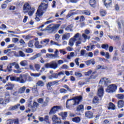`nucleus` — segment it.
<instances>
[{
  "instance_id": "obj_1",
  "label": "nucleus",
  "mask_w": 124,
  "mask_h": 124,
  "mask_svg": "<svg viewBox=\"0 0 124 124\" xmlns=\"http://www.w3.org/2000/svg\"><path fill=\"white\" fill-rule=\"evenodd\" d=\"M83 99L82 96H76L72 99H68L66 102V108L67 109H71L74 106L78 105Z\"/></svg>"
},
{
  "instance_id": "obj_2",
  "label": "nucleus",
  "mask_w": 124,
  "mask_h": 124,
  "mask_svg": "<svg viewBox=\"0 0 124 124\" xmlns=\"http://www.w3.org/2000/svg\"><path fill=\"white\" fill-rule=\"evenodd\" d=\"M47 7L48 1H47V0H44L43 2H42L39 6L38 9L36 13V16H38V17H41L45 11H46V9H47Z\"/></svg>"
},
{
  "instance_id": "obj_3",
  "label": "nucleus",
  "mask_w": 124,
  "mask_h": 124,
  "mask_svg": "<svg viewBox=\"0 0 124 124\" xmlns=\"http://www.w3.org/2000/svg\"><path fill=\"white\" fill-rule=\"evenodd\" d=\"M63 63V61L60 60L58 61V63L55 61H53L50 63H46L45 64V67L48 68H52V69H57L58 65H61Z\"/></svg>"
},
{
  "instance_id": "obj_4",
  "label": "nucleus",
  "mask_w": 124,
  "mask_h": 124,
  "mask_svg": "<svg viewBox=\"0 0 124 124\" xmlns=\"http://www.w3.org/2000/svg\"><path fill=\"white\" fill-rule=\"evenodd\" d=\"M60 27H61V25L60 24H56L52 27H51V25H49L46 28V30L49 33H52V32H54L56 30H58Z\"/></svg>"
},
{
  "instance_id": "obj_5",
  "label": "nucleus",
  "mask_w": 124,
  "mask_h": 124,
  "mask_svg": "<svg viewBox=\"0 0 124 124\" xmlns=\"http://www.w3.org/2000/svg\"><path fill=\"white\" fill-rule=\"evenodd\" d=\"M28 79V75H20L19 77L17 78V82H19L21 84H25L27 82Z\"/></svg>"
},
{
  "instance_id": "obj_6",
  "label": "nucleus",
  "mask_w": 124,
  "mask_h": 124,
  "mask_svg": "<svg viewBox=\"0 0 124 124\" xmlns=\"http://www.w3.org/2000/svg\"><path fill=\"white\" fill-rule=\"evenodd\" d=\"M62 107L59 106H55L53 107L50 110L49 112V115H53V114H56L57 112L60 111V110H62Z\"/></svg>"
},
{
  "instance_id": "obj_7",
  "label": "nucleus",
  "mask_w": 124,
  "mask_h": 124,
  "mask_svg": "<svg viewBox=\"0 0 124 124\" xmlns=\"http://www.w3.org/2000/svg\"><path fill=\"white\" fill-rule=\"evenodd\" d=\"M117 90V85L115 84H111L108 86L106 90L107 93H115Z\"/></svg>"
},
{
  "instance_id": "obj_8",
  "label": "nucleus",
  "mask_w": 124,
  "mask_h": 124,
  "mask_svg": "<svg viewBox=\"0 0 124 124\" xmlns=\"http://www.w3.org/2000/svg\"><path fill=\"white\" fill-rule=\"evenodd\" d=\"M39 104L37 103L36 102H33V106L31 105V102H30L29 104V107L30 109H31L32 110V112L34 111H35L36 109H37V107H38Z\"/></svg>"
},
{
  "instance_id": "obj_9",
  "label": "nucleus",
  "mask_w": 124,
  "mask_h": 124,
  "mask_svg": "<svg viewBox=\"0 0 124 124\" xmlns=\"http://www.w3.org/2000/svg\"><path fill=\"white\" fill-rule=\"evenodd\" d=\"M5 88L7 91H12L15 88V84L11 82H8L5 85Z\"/></svg>"
},
{
  "instance_id": "obj_10",
  "label": "nucleus",
  "mask_w": 124,
  "mask_h": 124,
  "mask_svg": "<svg viewBox=\"0 0 124 124\" xmlns=\"http://www.w3.org/2000/svg\"><path fill=\"white\" fill-rule=\"evenodd\" d=\"M58 83H59V81L58 80L48 82L46 84V88L48 91H51V90H52L51 86H55V85H56Z\"/></svg>"
},
{
  "instance_id": "obj_11",
  "label": "nucleus",
  "mask_w": 124,
  "mask_h": 124,
  "mask_svg": "<svg viewBox=\"0 0 124 124\" xmlns=\"http://www.w3.org/2000/svg\"><path fill=\"white\" fill-rule=\"evenodd\" d=\"M31 9V5L28 3H26L23 6V11L24 13H28Z\"/></svg>"
},
{
  "instance_id": "obj_12",
  "label": "nucleus",
  "mask_w": 124,
  "mask_h": 124,
  "mask_svg": "<svg viewBox=\"0 0 124 124\" xmlns=\"http://www.w3.org/2000/svg\"><path fill=\"white\" fill-rule=\"evenodd\" d=\"M97 93L99 97L101 98L102 96H103V94H104V90L103 89V87L100 86L98 88Z\"/></svg>"
},
{
  "instance_id": "obj_13",
  "label": "nucleus",
  "mask_w": 124,
  "mask_h": 124,
  "mask_svg": "<svg viewBox=\"0 0 124 124\" xmlns=\"http://www.w3.org/2000/svg\"><path fill=\"white\" fill-rule=\"evenodd\" d=\"M52 121L54 124H61V119L57 115L52 116Z\"/></svg>"
},
{
  "instance_id": "obj_14",
  "label": "nucleus",
  "mask_w": 124,
  "mask_h": 124,
  "mask_svg": "<svg viewBox=\"0 0 124 124\" xmlns=\"http://www.w3.org/2000/svg\"><path fill=\"white\" fill-rule=\"evenodd\" d=\"M108 83H111V81L109 80V79L106 78H102L99 82L100 84H104V85H106V86H107Z\"/></svg>"
},
{
  "instance_id": "obj_15",
  "label": "nucleus",
  "mask_w": 124,
  "mask_h": 124,
  "mask_svg": "<svg viewBox=\"0 0 124 124\" xmlns=\"http://www.w3.org/2000/svg\"><path fill=\"white\" fill-rule=\"evenodd\" d=\"M49 42H50V39H45L44 40H42L40 41V44L44 46H47V45H48V44H49Z\"/></svg>"
},
{
  "instance_id": "obj_16",
  "label": "nucleus",
  "mask_w": 124,
  "mask_h": 124,
  "mask_svg": "<svg viewBox=\"0 0 124 124\" xmlns=\"http://www.w3.org/2000/svg\"><path fill=\"white\" fill-rule=\"evenodd\" d=\"M105 4V6L107 8H109L112 3V0H103Z\"/></svg>"
},
{
  "instance_id": "obj_17",
  "label": "nucleus",
  "mask_w": 124,
  "mask_h": 124,
  "mask_svg": "<svg viewBox=\"0 0 124 124\" xmlns=\"http://www.w3.org/2000/svg\"><path fill=\"white\" fill-rule=\"evenodd\" d=\"M70 38V33H66L62 35V40H67Z\"/></svg>"
},
{
  "instance_id": "obj_18",
  "label": "nucleus",
  "mask_w": 124,
  "mask_h": 124,
  "mask_svg": "<svg viewBox=\"0 0 124 124\" xmlns=\"http://www.w3.org/2000/svg\"><path fill=\"white\" fill-rule=\"evenodd\" d=\"M15 65V62L9 63L7 66V68L8 70V72H11L12 71V66H14Z\"/></svg>"
},
{
  "instance_id": "obj_19",
  "label": "nucleus",
  "mask_w": 124,
  "mask_h": 124,
  "mask_svg": "<svg viewBox=\"0 0 124 124\" xmlns=\"http://www.w3.org/2000/svg\"><path fill=\"white\" fill-rule=\"evenodd\" d=\"M93 116V113L90 111H88L85 112V117L88 119H92Z\"/></svg>"
},
{
  "instance_id": "obj_20",
  "label": "nucleus",
  "mask_w": 124,
  "mask_h": 124,
  "mask_svg": "<svg viewBox=\"0 0 124 124\" xmlns=\"http://www.w3.org/2000/svg\"><path fill=\"white\" fill-rule=\"evenodd\" d=\"M20 106H21V105H20V104H17V105H16L15 106L10 107L9 108V110L10 111H14V110H16V109H18V108H19Z\"/></svg>"
},
{
  "instance_id": "obj_21",
  "label": "nucleus",
  "mask_w": 124,
  "mask_h": 124,
  "mask_svg": "<svg viewBox=\"0 0 124 124\" xmlns=\"http://www.w3.org/2000/svg\"><path fill=\"white\" fill-rule=\"evenodd\" d=\"M10 94H9V93H5V102H9L10 101Z\"/></svg>"
},
{
  "instance_id": "obj_22",
  "label": "nucleus",
  "mask_w": 124,
  "mask_h": 124,
  "mask_svg": "<svg viewBox=\"0 0 124 124\" xmlns=\"http://www.w3.org/2000/svg\"><path fill=\"white\" fill-rule=\"evenodd\" d=\"M41 53H39L35 55L32 57H31L29 60H31V61H33V60H35L37 59V58H39L40 57H41Z\"/></svg>"
},
{
  "instance_id": "obj_23",
  "label": "nucleus",
  "mask_w": 124,
  "mask_h": 124,
  "mask_svg": "<svg viewBox=\"0 0 124 124\" xmlns=\"http://www.w3.org/2000/svg\"><path fill=\"white\" fill-rule=\"evenodd\" d=\"M85 63L87 65H90L91 63L93 65H94L95 62L94 60L93 59H91L90 60H87L85 61Z\"/></svg>"
},
{
  "instance_id": "obj_24",
  "label": "nucleus",
  "mask_w": 124,
  "mask_h": 124,
  "mask_svg": "<svg viewBox=\"0 0 124 124\" xmlns=\"http://www.w3.org/2000/svg\"><path fill=\"white\" fill-rule=\"evenodd\" d=\"M58 115L62 117V120H65L66 117H67V112H61L59 113Z\"/></svg>"
},
{
  "instance_id": "obj_25",
  "label": "nucleus",
  "mask_w": 124,
  "mask_h": 124,
  "mask_svg": "<svg viewBox=\"0 0 124 124\" xmlns=\"http://www.w3.org/2000/svg\"><path fill=\"white\" fill-rule=\"evenodd\" d=\"M20 65L22 67L28 66V61L27 60H23L19 63Z\"/></svg>"
},
{
  "instance_id": "obj_26",
  "label": "nucleus",
  "mask_w": 124,
  "mask_h": 124,
  "mask_svg": "<svg viewBox=\"0 0 124 124\" xmlns=\"http://www.w3.org/2000/svg\"><path fill=\"white\" fill-rule=\"evenodd\" d=\"M72 122H74V123H76L77 124H78L79 122H81V118L79 117H76L75 118H73L72 119Z\"/></svg>"
},
{
  "instance_id": "obj_27",
  "label": "nucleus",
  "mask_w": 124,
  "mask_h": 124,
  "mask_svg": "<svg viewBox=\"0 0 124 124\" xmlns=\"http://www.w3.org/2000/svg\"><path fill=\"white\" fill-rule=\"evenodd\" d=\"M89 3L92 7H95V4H96V1L95 0H90Z\"/></svg>"
},
{
  "instance_id": "obj_28",
  "label": "nucleus",
  "mask_w": 124,
  "mask_h": 124,
  "mask_svg": "<svg viewBox=\"0 0 124 124\" xmlns=\"http://www.w3.org/2000/svg\"><path fill=\"white\" fill-rule=\"evenodd\" d=\"M73 25H68L65 29V31H73Z\"/></svg>"
},
{
  "instance_id": "obj_29",
  "label": "nucleus",
  "mask_w": 124,
  "mask_h": 124,
  "mask_svg": "<svg viewBox=\"0 0 124 124\" xmlns=\"http://www.w3.org/2000/svg\"><path fill=\"white\" fill-rule=\"evenodd\" d=\"M108 109V110H115V109H116V107L115 106V105L113 104V103H109Z\"/></svg>"
},
{
  "instance_id": "obj_30",
  "label": "nucleus",
  "mask_w": 124,
  "mask_h": 124,
  "mask_svg": "<svg viewBox=\"0 0 124 124\" xmlns=\"http://www.w3.org/2000/svg\"><path fill=\"white\" fill-rule=\"evenodd\" d=\"M80 35V33H77L75 35L74 37L73 38L75 41H77L78 40H82V39L79 36Z\"/></svg>"
},
{
  "instance_id": "obj_31",
  "label": "nucleus",
  "mask_w": 124,
  "mask_h": 124,
  "mask_svg": "<svg viewBox=\"0 0 124 124\" xmlns=\"http://www.w3.org/2000/svg\"><path fill=\"white\" fill-rule=\"evenodd\" d=\"M36 87H44V82L41 80H38L36 84Z\"/></svg>"
},
{
  "instance_id": "obj_32",
  "label": "nucleus",
  "mask_w": 124,
  "mask_h": 124,
  "mask_svg": "<svg viewBox=\"0 0 124 124\" xmlns=\"http://www.w3.org/2000/svg\"><path fill=\"white\" fill-rule=\"evenodd\" d=\"M88 53H87V51L84 49H82L80 50V57H86Z\"/></svg>"
},
{
  "instance_id": "obj_33",
  "label": "nucleus",
  "mask_w": 124,
  "mask_h": 124,
  "mask_svg": "<svg viewBox=\"0 0 124 124\" xmlns=\"http://www.w3.org/2000/svg\"><path fill=\"white\" fill-rule=\"evenodd\" d=\"M76 40H74L73 38H71L69 41L68 45L71 47H72L74 45V43H75Z\"/></svg>"
},
{
  "instance_id": "obj_34",
  "label": "nucleus",
  "mask_w": 124,
  "mask_h": 124,
  "mask_svg": "<svg viewBox=\"0 0 124 124\" xmlns=\"http://www.w3.org/2000/svg\"><path fill=\"white\" fill-rule=\"evenodd\" d=\"M118 107L119 108H123L124 105V102L123 100H119L118 102Z\"/></svg>"
},
{
  "instance_id": "obj_35",
  "label": "nucleus",
  "mask_w": 124,
  "mask_h": 124,
  "mask_svg": "<svg viewBox=\"0 0 124 124\" xmlns=\"http://www.w3.org/2000/svg\"><path fill=\"white\" fill-rule=\"evenodd\" d=\"M75 75L77 77V78H78L83 77V74L79 72H76L75 73Z\"/></svg>"
},
{
  "instance_id": "obj_36",
  "label": "nucleus",
  "mask_w": 124,
  "mask_h": 124,
  "mask_svg": "<svg viewBox=\"0 0 124 124\" xmlns=\"http://www.w3.org/2000/svg\"><path fill=\"white\" fill-rule=\"evenodd\" d=\"M82 37H83L84 39V41L83 42H86V40H87V39H90V38H91V36H88L87 35V34L85 33H83L82 34Z\"/></svg>"
},
{
  "instance_id": "obj_37",
  "label": "nucleus",
  "mask_w": 124,
  "mask_h": 124,
  "mask_svg": "<svg viewBox=\"0 0 124 124\" xmlns=\"http://www.w3.org/2000/svg\"><path fill=\"white\" fill-rule=\"evenodd\" d=\"M81 13L84 15H87V16H90V15H91V12L88 10L81 11Z\"/></svg>"
},
{
  "instance_id": "obj_38",
  "label": "nucleus",
  "mask_w": 124,
  "mask_h": 124,
  "mask_svg": "<svg viewBox=\"0 0 124 124\" xmlns=\"http://www.w3.org/2000/svg\"><path fill=\"white\" fill-rule=\"evenodd\" d=\"M34 11H35V9L34 8H31V10H29L28 12V15L29 16H31L33 13H34Z\"/></svg>"
},
{
  "instance_id": "obj_39",
  "label": "nucleus",
  "mask_w": 124,
  "mask_h": 124,
  "mask_svg": "<svg viewBox=\"0 0 124 124\" xmlns=\"http://www.w3.org/2000/svg\"><path fill=\"white\" fill-rule=\"evenodd\" d=\"M26 90V87L23 86V87L20 88L18 90V93H24L25 91Z\"/></svg>"
},
{
  "instance_id": "obj_40",
  "label": "nucleus",
  "mask_w": 124,
  "mask_h": 124,
  "mask_svg": "<svg viewBox=\"0 0 124 124\" xmlns=\"http://www.w3.org/2000/svg\"><path fill=\"white\" fill-rule=\"evenodd\" d=\"M35 46L37 49H40L43 47L42 45H39V42L38 41H36L35 42Z\"/></svg>"
},
{
  "instance_id": "obj_41",
  "label": "nucleus",
  "mask_w": 124,
  "mask_h": 124,
  "mask_svg": "<svg viewBox=\"0 0 124 124\" xmlns=\"http://www.w3.org/2000/svg\"><path fill=\"white\" fill-rule=\"evenodd\" d=\"M44 121L45 122H46L47 124H51V121H50V119H49V116L48 115L45 116Z\"/></svg>"
},
{
  "instance_id": "obj_42",
  "label": "nucleus",
  "mask_w": 124,
  "mask_h": 124,
  "mask_svg": "<svg viewBox=\"0 0 124 124\" xmlns=\"http://www.w3.org/2000/svg\"><path fill=\"white\" fill-rule=\"evenodd\" d=\"M54 59H59L60 58V56H59V50L58 49H56L54 52Z\"/></svg>"
},
{
  "instance_id": "obj_43",
  "label": "nucleus",
  "mask_w": 124,
  "mask_h": 124,
  "mask_svg": "<svg viewBox=\"0 0 124 124\" xmlns=\"http://www.w3.org/2000/svg\"><path fill=\"white\" fill-rule=\"evenodd\" d=\"M30 75H31V76H32V77L36 78V77H39V76H40L41 75V74H40V73H31Z\"/></svg>"
},
{
  "instance_id": "obj_44",
  "label": "nucleus",
  "mask_w": 124,
  "mask_h": 124,
  "mask_svg": "<svg viewBox=\"0 0 124 124\" xmlns=\"http://www.w3.org/2000/svg\"><path fill=\"white\" fill-rule=\"evenodd\" d=\"M73 57H74V52H72L67 56V60H71V58H73Z\"/></svg>"
},
{
  "instance_id": "obj_45",
  "label": "nucleus",
  "mask_w": 124,
  "mask_h": 124,
  "mask_svg": "<svg viewBox=\"0 0 124 124\" xmlns=\"http://www.w3.org/2000/svg\"><path fill=\"white\" fill-rule=\"evenodd\" d=\"M10 80L13 82L14 81L18 82V77H16V76L10 77Z\"/></svg>"
},
{
  "instance_id": "obj_46",
  "label": "nucleus",
  "mask_w": 124,
  "mask_h": 124,
  "mask_svg": "<svg viewBox=\"0 0 124 124\" xmlns=\"http://www.w3.org/2000/svg\"><path fill=\"white\" fill-rule=\"evenodd\" d=\"M25 52L26 53H27L28 54H31L33 52V49L31 48H28L25 49Z\"/></svg>"
},
{
  "instance_id": "obj_47",
  "label": "nucleus",
  "mask_w": 124,
  "mask_h": 124,
  "mask_svg": "<svg viewBox=\"0 0 124 124\" xmlns=\"http://www.w3.org/2000/svg\"><path fill=\"white\" fill-rule=\"evenodd\" d=\"M98 101H99V99H98V97L95 96L93 99V103L95 104L96 103H98Z\"/></svg>"
},
{
  "instance_id": "obj_48",
  "label": "nucleus",
  "mask_w": 124,
  "mask_h": 124,
  "mask_svg": "<svg viewBox=\"0 0 124 124\" xmlns=\"http://www.w3.org/2000/svg\"><path fill=\"white\" fill-rule=\"evenodd\" d=\"M116 96L118 99H124V95L123 94H118Z\"/></svg>"
},
{
  "instance_id": "obj_49",
  "label": "nucleus",
  "mask_w": 124,
  "mask_h": 124,
  "mask_svg": "<svg viewBox=\"0 0 124 124\" xmlns=\"http://www.w3.org/2000/svg\"><path fill=\"white\" fill-rule=\"evenodd\" d=\"M107 67L105 66H101L100 65H98L97 66V69H107Z\"/></svg>"
},
{
  "instance_id": "obj_50",
  "label": "nucleus",
  "mask_w": 124,
  "mask_h": 124,
  "mask_svg": "<svg viewBox=\"0 0 124 124\" xmlns=\"http://www.w3.org/2000/svg\"><path fill=\"white\" fill-rule=\"evenodd\" d=\"M102 49H105V50H106V51H107V50H108V48H109V45L106 44H103L102 45Z\"/></svg>"
},
{
  "instance_id": "obj_51",
  "label": "nucleus",
  "mask_w": 124,
  "mask_h": 124,
  "mask_svg": "<svg viewBox=\"0 0 124 124\" xmlns=\"http://www.w3.org/2000/svg\"><path fill=\"white\" fill-rule=\"evenodd\" d=\"M0 105H3V106H5L6 104V103L4 102V99H3V98H0Z\"/></svg>"
},
{
  "instance_id": "obj_52",
  "label": "nucleus",
  "mask_w": 124,
  "mask_h": 124,
  "mask_svg": "<svg viewBox=\"0 0 124 124\" xmlns=\"http://www.w3.org/2000/svg\"><path fill=\"white\" fill-rule=\"evenodd\" d=\"M49 102V98H46V101H45L43 104V107H46L48 105V103Z\"/></svg>"
},
{
  "instance_id": "obj_53",
  "label": "nucleus",
  "mask_w": 124,
  "mask_h": 124,
  "mask_svg": "<svg viewBox=\"0 0 124 124\" xmlns=\"http://www.w3.org/2000/svg\"><path fill=\"white\" fill-rule=\"evenodd\" d=\"M83 109H84V106L82 105H80L77 108V110L79 111H81V110H83Z\"/></svg>"
},
{
  "instance_id": "obj_54",
  "label": "nucleus",
  "mask_w": 124,
  "mask_h": 124,
  "mask_svg": "<svg viewBox=\"0 0 124 124\" xmlns=\"http://www.w3.org/2000/svg\"><path fill=\"white\" fill-rule=\"evenodd\" d=\"M28 46L30 48H32L33 47V41H30L28 43Z\"/></svg>"
},
{
  "instance_id": "obj_55",
  "label": "nucleus",
  "mask_w": 124,
  "mask_h": 124,
  "mask_svg": "<svg viewBox=\"0 0 124 124\" xmlns=\"http://www.w3.org/2000/svg\"><path fill=\"white\" fill-rule=\"evenodd\" d=\"M46 58H51L52 59H55V55L53 54L47 53L46 54Z\"/></svg>"
},
{
  "instance_id": "obj_56",
  "label": "nucleus",
  "mask_w": 124,
  "mask_h": 124,
  "mask_svg": "<svg viewBox=\"0 0 124 124\" xmlns=\"http://www.w3.org/2000/svg\"><path fill=\"white\" fill-rule=\"evenodd\" d=\"M59 92L60 93H67V90L63 88H62L59 90Z\"/></svg>"
},
{
  "instance_id": "obj_57",
  "label": "nucleus",
  "mask_w": 124,
  "mask_h": 124,
  "mask_svg": "<svg viewBox=\"0 0 124 124\" xmlns=\"http://www.w3.org/2000/svg\"><path fill=\"white\" fill-rule=\"evenodd\" d=\"M55 38L56 41H60V38H61V36L59 34H56L55 35Z\"/></svg>"
},
{
  "instance_id": "obj_58",
  "label": "nucleus",
  "mask_w": 124,
  "mask_h": 124,
  "mask_svg": "<svg viewBox=\"0 0 124 124\" xmlns=\"http://www.w3.org/2000/svg\"><path fill=\"white\" fill-rule=\"evenodd\" d=\"M32 91L34 93L38 95V90L37 88H32Z\"/></svg>"
},
{
  "instance_id": "obj_59",
  "label": "nucleus",
  "mask_w": 124,
  "mask_h": 124,
  "mask_svg": "<svg viewBox=\"0 0 124 124\" xmlns=\"http://www.w3.org/2000/svg\"><path fill=\"white\" fill-rule=\"evenodd\" d=\"M19 54L20 55V57H22V58H25V57H26V55L22 51H19Z\"/></svg>"
},
{
  "instance_id": "obj_60",
  "label": "nucleus",
  "mask_w": 124,
  "mask_h": 124,
  "mask_svg": "<svg viewBox=\"0 0 124 124\" xmlns=\"http://www.w3.org/2000/svg\"><path fill=\"white\" fill-rule=\"evenodd\" d=\"M81 40H78V41H77L76 42V46H77V47H79V46H80V45H81Z\"/></svg>"
},
{
  "instance_id": "obj_61",
  "label": "nucleus",
  "mask_w": 124,
  "mask_h": 124,
  "mask_svg": "<svg viewBox=\"0 0 124 124\" xmlns=\"http://www.w3.org/2000/svg\"><path fill=\"white\" fill-rule=\"evenodd\" d=\"M35 66V68L36 69V70H37V71H38V70H39V69H40V65L38 64H35L34 65Z\"/></svg>"
},
{
  "instance_id": "obj_62",
  "label": "nucleus",
  "mask_w": 124,
  "mask_h": 124,
  "mask_svg": "<svg viewBox=\"0 0 124 124\" xmlns=\"http://www.w3.org/2000/svg\"><path fill=\"white\" fill-rule=\"evenodd\" d=\"M92 72H93L92 70H89L87 72H85L84 75H85V76H90V75L92 74Z\"/></svg>"
},
{
  "instance_id": "obj_63",
  "label": "nucleus",
  "mask_w": 124,
  "mask_h": 124,
  "mask_svg": "<svg viewBox=\"0 0 124 124\" xmlns=\"http://www.w3.org/2000/svg\"><path fill=\"white\" fill-rule=\"evenodd\" d=\"M15 68L16 69H20V65H19V64H18V63L15 62Z\"/></svg>"
},
{
  "instance_id": "obj_64",
  "label": "nucleus",
  "mask_w": 124,
  "mask_h": 124,
  "mask_svg": "<svg viewBox=\"0 0 124 124\" xmlns=\"http://www.w3.org/2000/svg\"><path fill=\"white\" fill-rule=\"evenodd\" d=\"M100 15L102 17H104V16H105V15H106V11H101L100 12Z\"/></svg>"
}]
</instances>
